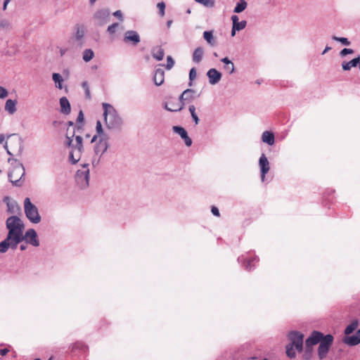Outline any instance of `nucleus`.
I'll list each match as a JSON object with an SVG mask.
<instances>
[{
  "instance_id": "19",
  "label": "nucleus",
  "mask_w": 360,
  "mask_h": 360,
  "mask_svg": "<svg viewBox=\"0 0 360 360\" xmlns=\"http://www.w3.org/2000/svg\"><path fill=\"white\" fill-rule=\"evenodd\" d=\"M19 243H15L13 239L7 240V237L0 243V253H5L9 248L16 249Z\"/></svg>"
},
{
  "instance_id": "59",
  "label": "nucleus",
  "mask_w": 360,
  "mask_h": 360,
  "mask_svg": "<svg viewBox=\"0 0 360 360\" xmlns=\"http://www.w3.org/2000/svg\"><path fill=\"white\" fill-rule=\"evenodd\" d=\"M14 141H15V142L16 143H18V144L21 145L22 141H21V139L20 138H15ZM21 148H22V147H21V146H20V150H21Z\"/></svg>"
},
{
  "instance_id": "1",
  "label": "nucleus",
  "mask_w": 360,
  "mask_h": 360,
  "mask_svg": "<svg viewBox=\"0 0 360 360\" xmlns=\"http://www.w3.org/2000/svg\"><path fill=\"white\" fill-rule=\"evenodd\" d=\"M103 117L105 127L109 130H120L123 125V120L116 109L110 104L103 103Z\"/></svg>"
},
{
  "instance_id": "43",
  "label": "nucleus",
  "mask_w": 360,
  "mask_h": 360,
  "mask_svg": "<svg viewBox=\"0 0 360 360\" xmlns=\"http://www.w3.org/2000/svg\"><path fill=\"white\" fill-rule=\"evenodd\" d=\"M157 8H158L160 15L163 17L165 14V4L163 1L159 2L157 4Z\"/></svg>"
},
{
  "instance_id": "12",
  "label": "nucleus",
  "mask_w": 360,
  "mask_h": 360,
  "mask_svg": "<svg viewBox=\"0 0 360 360\" xmlns=\"http://www.w3.org/2000/svg\"><path fill=\"white\" fill-rule=\"evenodd\" d=\"M259 169H260V176L262 181H264L266 174L269 172L270 169V164L269 162L264 154H262L258 162Z\"/></svg>"
},
{
  "instance_id": "6",
  "label": "nucleus",
  "mask_w": 360,
  "mask_h": 360,
  "mask_svg": "<svg viewBox=\"0 0 360 360\" xmlns=\"http://www.w3.org/2000/svg\"><path fill=\"white\" fill-rule=\"evenodd\" d=\"M77 184L82 189L87 188L89 185V164H84L82 168L78 169L75 174Z\"/></svg>"
},
{
  "instance_id": "53",
  "label": "nucleus",
  "mask_w": 360,
  "mask_h": 360,
  "mask_svg": "<svg viewBox=\"0 0 360 360\" xmlns=\"http://www.w3.org/2000/svg\"><path fill=\"white\" fill-rule=\"evenodd\" d=\"M231 20H232L233 25H234V23H237L238 22H239L238 17L236 15L231 16Z\"/></svg>"
},
{
  "instance_id": "20",
  "label": "nucleus",
  "mask_w": 360,
  "mask_h": 360,
  "mask_svg": "<svg viewBox=\"0 0 360 360\" xmlns=\"http://www.w3.org/2000/svg\"><path fill=\"white\" fill-rule=\"evenodd\" d=\"M342 341L349 346H356L360 343V329L354 335H346Z\"/></svg>"
},
{
  "instance_id": "23",
  "label": "nucleus",
  "mask_w": 360,
  "mask_h": 360,
  "mask_svg": "<svg viewBox=\"0 0 360 360\" xmlns=\"http://www.w3.org/2000/svg\"><path fill=\"white\" fill-rule=\"evenodd\" d=\"M60 112L64 115H69L71 112V105L68 99L63 96L60 98Z\"/></svg>"
},
{
  "instance_id": "44",
  "label": "nucleus",
  "mask_w": 360,
  "mask_h": 360,
  "mask_svg": "<svg viewBox=\"0 0 360 360\" xmlns=\"http://www.w3.org/2000/svg\"><path fill=\"white\" fill-rule=\"evenodd\" d=\"M312 354V347L309 346H306L305 352L304 354V359L305 360H309L311 357Z\"/></svg>"
},
{
  "instance_id": "28",
  "label": "nucleus",
  "mask_w": 360,
  "mask_h": 360,
  "mask_svg": "<svg viewBox=\"0 0 360 360\" xmlns=\"http://www.w3.org/2000/svg\"><path fill=\"white\" fill-rule=\"evenodd\" d=\"M360 63V56L358 57L352 59V60L349 62L344 61L342 64V69L344 70L348 71L352 68L356 67V65Z\"/></svg>"
},
{
  "instance_id": "38",
  "label": "nucleus",
  "mask_w": 360,
  "mask_h": 360,
  "mask_svg": "<svg viewBox=\"0 0 360 360\" xmlns=\"http://www.w3.org/2000/svg\"><path fill=\"white\" fill-rule=\"evenodd\" d=\"M295 348L294 346L291 345H288L286 346V354L288 357L292 359V358H295V356H296V352H295Z\"/></svg>"
},
{
  "instance_id": "26",
  "label": "nucleus",
  "mask_w": 360,
  "mask_h": 360,
  "mask_svg": "<svg viewBox=\"0 0 360 360\" xmlns=\"http://www.w3.org/2000/svg\"><path fill=\"white\" fill-rule=\"evenodd\" d=\"M17 103L18 101L16 100L8 99L5 103V110L10 115L14 114L17 110Z\"/></svg>"
},
{
  "instance_id": "64",
  "label": "nucleus",
  "mask_w": 360,
  "mask_h": 360,
  "mask_svg": "<svg viewBox=\"0 0 360 360\" xmlns=\"http://www.w3.org/2000/svg\"><path fill=\"white\" fill-rule=\"evenodd\" d=\"M4 141H5V136H4V135H3V134L0 135V145H1V143H3V142H4Z\"/></svg>"
},
{
  "instance_id": "7",
  "label": "nucleus",
  "mask_w": 360,
  "mask_h": 360,
  "mask_svg": "<svg viewBox=\"0 0 360 360\" xmlns=\"http://www.w3.org/2000/svg\"><path fill=\"white\" fill-rule=\"evenodd\" d=\"M333 339V336L328 334L325 335L324 339L320 342L318 348V356L321 360L323 359L328 354Z\"/></svg>"
},
{
  "instance_id": "13",
  "label": "nucleus",
  "mask_w": 360,
  "mask_h": 360,
  "mask_svg": "<svg viewBox=\"0 0 360 360\" xmlns=\"http://www.w3.org/2000/svg\"><path fill=\"white\" fill-rule=\"evenodd\" d=\"M259 257L254 256L252 257H245L243 255L238 257V261L240 263H243L244 268L246 270L250 271L255 266V264L259 262Z\"/></svg>"
},
{
  "instance_id": "58",
  "label": "nucleus",
  "mask_w": 360,
  "mask_h": 360,
  "mask_svg": "<svg viewBox=\"0 0 360 360\" xmlns=\"http://www.w3.org/2000/svg\"><path fill=\"white\" fill-rule=\"evenodd\" d=\"M85 96H86V98H88V99L91 98V93H90V89H86V91H85Z\"/></svg>"
},
{
  "instance_id": "52",
  "label": "nucleus",
  "mask_w": 360,
  "mask_h": 360,
  "mask_svg": "<svg viewBox=\"0 0 360 360\" xmlns=\"http://www.w3.org/2000/svg\"><path fill=\"white\" fill-rule=\"evenodd\" d=\"M83 120H84V115H83L82 111L80 110L79 112L77 119V122L79 123V122H82Z\"/></svg>"
},
{
  "instance_id": "49",
  "label": "nucleus",
  "mask_w": 360,
  "mask_h": 360,
  "mask_svg": "<svg viewBox=\"0 0 360 360\" xmlns=\"http://www.w3.org/2000/svg\"><path fill=\"white\" fill-rule=\"evenodd\" d=\"M8 91L2 86H0V98H4L8 96Z\"/></svg>"
},
{
  "instance_id": "46",
  "label": "nucleus",
  "mask_w": 360,
  "mask_h": 360,
  "mask_svg": "<svg viewBox=\"0 0 360 360\" xmlns=\"http://www.w3.org/2000/svg\"><path fill=\"white\" fill-rule=\"evenodd\" d=\"M174 65V61L171 56H168L167 57V65H166V69L167 70H171Z\"/></svg>"
},
{
  "instance_id": "61",
  "label": "nucleus",
  "mask_w": 360,
  "mask_h": 360,
  "mask_svg": "<svg viewBox=\"0 0 360 360\" xmlns=\"http://www.w3.org/2000/svg\"><path fill=\"white\" fill-rule=\"evenodd\" d=\"M11 0H4V7H3V9L4 10H6V7H7V5L8 4V3L10 2Z\"/></svg>"
},
{
  "instance_id": "4",
  "label": "nucleus",
  "mask_w": 360,
  "mask_h": 360,
  "mask_svg": "<svg viewBox=\"0 0 360 360\" xmlns=\"http://www.w3.org/2000/svg\"><path fill=\"white\" fill-rule=\"evenodd\" d=\"M11 164V169L8 172V179L14 186H20V181L25 175V168L22 164L16 159L8 158Z\"/></svg>"
},
{
  "instance_id": "37",
  "label": "nucleus",
  "mask_w": 360,
  "mask_h": 360,
  "mask_svg": "<svg viewBox=\"0 0 360 360\" xmlns=\"http://www.w3.org/2000/svg\"><path fill=\"white\" fill-rule=\"evenodd\" d=\"M193 94V89H186L180 95L179 99H177L178 102L184 103V101H187V98H188V94Z\"/></svg>"
},
{
  "instance_id": "18",
  "label": "nucleus",
  "mask_w": 360,
  "mask_h": 360,
  "mask_svg": "<svg viewBox=\"0 0 360 360\" xmlns=\"http://www.w3.org/2000/svg\"><path fill=\"white\" fill-rule=\"evenodd\" d=\"M207 76L209 79V82L212 85L217 84L221 78V73L215 68L210 69L207 72Z\"/></svg>"
},
{
  "instance_id": "47",
  "label": "nucleus",
  "mask_w": 360,
  "mask_h": 360,
  "mask_svg": "<svg viewBox=\"0 0 360 360\" xmlns=\"http://www.w3.org/2000/svg\"><path fill=\"white\" fill-rule=\"evenodd\" d=\"M353 53H354V51L352 49L345 48L340 52V56L344 57L347 54H351Z\"/></svg>"
},
{
  "instance_id": "27",
  "label": "nucleus",
  "mask_w": 360,
  "mask_h": 360,
  "mask_svg": "<svg viewBox=\"0 0 360 360\" xmlns=\"http://www.w3.org/2000/svg\"><path fill=\"white\" fill-rule=\"evenodd\" d=\"M203 55H204L203 48H202L200 46L196 48L193 51V56H192L193 61L195 63H199L202 60Z\"/></svg>"
},
{
  "instance_id": "2",
  "label": "nucleus",
  "mask_w": 360,
  "mask_h": 360,
  "mask_svg": "<svg viewBox=\"0 0 360 360\" xmlns=\"http://www.w3.org/2000/svg\"><path fill=\"white\" fill-rule=\"evenodd\" d=\"M65 145L70 149L69 153L70 162L72 164L78 162L84 150L82 137L81 136L75 137L74 133L72 135L67 134Z\"/></svg>"
},
{
  "instance_id": "55",
  "label": "nucleus",
  "mask_w": 360,
  "mask_h": 360,
  "mask_svg": "<svg viewBox=\"0 0 360 360\" xmlns=\"http://www.w3.org/2000/svg\"><path fill=\"white\" fill-rule=\"evenodd\" d=\"M195 91L193 89V94H188V98H187V101H192L195 98Z\"/></svg>"
},
{
  "instance_id": "15",
  "label": "nucleus",
  "mask_w": 360,
  "mask_h": 360,
  "mask_svg": "<svg viewBox=\"0 0 360 360\" xmlns=\"http://www.w3.org/2000/svg\"><path fill=\"white\" fill-rule=\"evenodd\" d=\"M185 103L183 102H178L177 99H171L168 102L164 103V108L167 111L178 112L183 109Z\"/></svg>"
},
{
  "instance_id": "25",
  "label": "nucleus",
  "mask_w": 360,
  "mask_h": 360,
  "mask_svg": "<svg viewBox=\"0 0 360 360\" xmlns=\"http://www.w3.org/2000/svg\"><path fill=\"white\" fill-rule=\"evenodd\" d=\"M152 56L158 61H160L164 58L165 51L161 46L153 47L151 51Z\"/></svg>"
},
{
  "instance_id": "17",
  "label": "nucleus",
  "mask_w": 360,
  "mask_h": 360,
  "mask_svg": "<svg viewBox=\"0 0 360 360\" xmlns=\"http://www.w3.org/2000/svg\"><path fill=\"white\" fill-rule=\"evenodd\" d=\"M172 130L181 136L186 146L189 147L192 145V139L188 136V133L184 128L179 126H174Z\"/></svg>"
},
{
  "instance_id": "29",
  "label": "nucleus",
  "mask_w": 360,
  "mask_h": 360,
  "mask_svg": "<svg viewBox=\"0 0 360 360\" xmlns=\"http://www.w3.org/2000/svg\"><path fill=\"white\" fill-rule=\"evenodd\" d=\"M221 61L224 63V69L229 72L232 74L235 71V67L233 63L229 60L227 57L223 58Z\"/></svg>"
},
{
  "instance_id": "54",
  "label": "nucleus",
  "mask_w": 360,
  "mask_h": 360,
  "mask_svg": "<svg viewBox=\"0 0 360 360\" xmlns=\"http://www.w3.org/2000/svg\"><path fill=\"white\" fill-rule=\"evenodd\" d=\"M82 86L84 89V91H86V89H89L88 82L86 81L82 82Z\"/></svg>"
},
{
  "instance_id": "45",
  "label": "nucleus",
  "mask_w": 360,
  "mask_h": 360,
  "mask_svg": "<svg viewBox=\"0 0 360 360\" xmlns=\"http://www.w3.org/2000/svg\"><path fill=\"white\" fill-rule=\"evenodd\" d=\"M119 24L117 22L112 23L110 26H108L107 31L110 34H113L115 33L117 28L118 27Z\"/></svg>"
},
{
  "instance_id": "48",
  "label": "nucleus",
  "mask_w": 360,
  "mask_h": 360,
  "mask_svg": "<svg viewBox=\"0 0 360 360\" xmlns=\"http://www.w3.org/2000/svg\"><path fill=\"white\" fill-rule=\"evenodd\" d=\"M196 76H197V72H196L195 68H191L189 72L190 81H193V79H195L196 78Z\"/></svg>"
},
{
  "instance_id": "36",
  "label": "nucleus",
  "mask_w": 360,
  "mask_h": 360,
  "mask_svg": "<svg viewBox=\"0 0 360 360\" xmlns=\"http://www.w3.org/2000/svg\"><path fill=\"white\" fill-rule=\"evenodd\" d=\"M7 209L8 212L11 213H15L20 210V207L15 201H12L11 203H8Z\"/></svg>"
},
{
  "instance_id": "24",
  "label": "nucleus",
  "mask_w": 360,
  "mask_h": 360,
  "mask_svg": "<svg viewBox=\"0 0 360 360\" xmlns=\"http://www.w3.org/2000/svg\"><path fill=\"white\" fill-rule=\"evenodd\" d=\"M262 141L269 146H273L275 143V136L273 132L270 131H264L262 134Z\"/></svg>"
},
{
  "instance_id": "63",
  "label": "nucleus",
  "mask_w": 360,
  "mask_h": 360,
  "mask_svg": "<svg viewBox=\"0 0 360 360\" xmlns=\"http://www.w3.org/2000/svg\"><path fill=\"white\" fill-rule=\"evenodd\" d=\"M238 30H234V27L232 26V29H231V37H234L236 35V33Z\"/></svg>"
},
{
  "instance_id": "16",
  "label": "nucleus",
  "mask_w": 360,
  "mask_h": 360,
  "mask_svg": "<svg viewBox=\"0 0 360 360\" xmlns=\"http://www.w3.org/2000/svg\"><path fill=\"white\" fill-rule=\"evenodd\" d=\"M325 335L321 332L314 331L309 335V337L306 340L305 344L306 346H309L312 347V346L320 343L323 339Z\"/></svg>"
},
{
  "instance_id": "56",
  "label": "nucleus",
  "mask_w": 360,
  "mask_h": 360,
  "mask_svg": "<svg viewBox=\"0 0 360 360\" xmlns=\"http://www.w3.org/2000/svg\"><path fill=\"white\" fill-rule=\"evenodd\" d=\"M4 202L8 205V203H11L12 201L11 200L10 197L6 196L4 198Z\"/></svg>"
},
{
  "instance_id": "32",
  "label": "nucleus",
  "mask_w": 360,
  "mask_h": 360,
  "mask_svg": "<svg viewBox=\"0 0 360 360\" xmlns=\"http://www.w3.org/2000/svg\"><path fill=\"white\" fill-rule=\"evenodd\" d=\"M359 323L357 320L353 321L349 325H348L345 330V334L346 335H349L351 333H352L358 327Z\"/></svg>"
},
{
  "instance_id": "33",
  "label": "nucleus",
  "mask_w": 360,
  "mask_h": 360,
  "mask_svg": "<svg viewBox=\"0 0 360 360\" xmlns=\"http://www.w3.org/2000/svg\"><path fill=\"white\" fill-rule=\"evenodd\" d=\"M248 4L245 0H240L235 6L233 12L239 13L243 12L247 8Z\"/></svg>"
},
{
  "instance_id": "3",
  "label": "nucleus",
  "mask_w": 360,
  "mask_h": 360,
  "mask_svg": "<svg viewBox=\"0 0 360 360\" xmlns=\"http://www.w3.org/2000/svg\"><path fill=\"white\" fill-rule=\"evenodd\" d=\"M6 225L8 231L7 240L13 239L15 243H20V238L25 228L23 221L17 216H11L6 219Z\"/></svg>"
},
{
  "instance_id": "14",
  "label": "nucleus",
  "mask_w": 360,
  "mask_h": 360,
  "mask_svg": "<svg viewBox=\"0 0 360 360\" xmlns=\"http://www.w3.org/2000/svg\"><path fill=\"white\" fill-rule=\"evenodd\" d=\"M123 41L125 43H131L133 46H136L141 41V38L136 31L128 30L124 33Z\"/></svg>"
},
{
  "instance_id": "39",
  "label": "nucleus",
  "mask_w": 360,
  "mask_h": 360,
  "mask_svg": "<svg viewBox=\"0 0 360 360\" xmlns=\"http://www.w3.org/2000/svg\"><path fill=\"white\" fill-rule=\"evenodd\" d=\"M196 2L203 5L205 7L212 8L214 6V0H195Z\"/></svg>"
},
{
  "instance_id": "60",
  "label": "nucleus",
  "mask_w": 360,
  "mask_h": 360,
  "mask_svg": "<svg viewBox=\"0 0 360 360\" xmlns=\"http://www.w3.org/2000/svg\"><path fill=\"white\" fill-rule=\"evenodd\" d=\"M4 147L6 150L7 153L8 155H12L11 153L10 152V150L8 148V143H7V142H5V144H4Z\"/></svg>"
},
{
  "instance_id": "5",
  "label": "nucleus",
  "mask_w": 360,
  "mask_h": 360,
  "mask_svg": "<svg viewBox=\"0 0 360 360\" xmlns=\"http://www.w3.org/2000/svg\"><path fill=\"white\" fill-rule=\"evenodd\" d=\"M24 212L27 219L32 224H39L41 216L37 207L31 202L30 198H25L23 202Z\"/></svg>"
},
{
  "instance_id": "62",
  "label": "nucleus",
  "mask_w": 360,
  "mask_h": 360,
  "mask_svg": "<svg viewBox=\"0 0 360 360\" xmlns=\"http://www.w3.org/2000/svg\"><path fill=\"white\" fill-rule=\"evenodd\" d=\"M330 49H331V47H330V46H327L325 48V49L323 50V53H322V55H323V54L326 53H327L328 51H330Z\"/></svg>"
},
{
  "instance_id": "31",
  "label": "nucleus",
  "mask_w": 360,
  "mask_h": 360,
  "mask_svg": "<svg viewBox=\"0 0 360 360\" xmlns=\"http://www.w3.org/2000/svg\"><path fill=\"white\" fill-rule=\"evenodd\" d=\"M203 38L210 46H213L215 45L216 41L212 31H205L203 32Z\"/></svg>"
},
{
  "instance_id": "10",
  "label": "nucleus",
  "mask_w": 360,
  "mask_h": 360,
  "mask_svg": "<svg viewBox=\"0 0 360 360\" xmlns=\"http://www.w3.org/2000/svg\"><path fill=\"white\" fill-rule=\"evenodd\" d=\"M20 238L21 242L25 240L27 244H30L34 247L39 246L37 233L34 229H27L25 234L22 233Z\"/></svg>"
},
{
  "instance_id": "40",
  "label": "nucleus",
  "mask_w": 360,
  "mask_h": 360,
  "mask_svg": "<svg viewBox=\"0 0 360 360\" xmlns=\"http://www.w3.org/2000/svg\"><path fill=\"white\" fill-rule=\"evenodd\" d=\"M247 25V22L245 20H241L240 22H238L237 23H234L233 25V27H234V30H237L238 32L243 30Z\"/></svg>"
},
{
  "instance_id": "35",
  "label": "nucleus",
  "mask_w": 360,
  "mask_h": 360,
  "mask_svg": "<svg viewBox=\"0 0 360 360\" xmlns=\"http://www.w3.org/2000/svg\"><path fill=\"white\" fill-rule=\"evenodd\" d=\"M188 110L191 113V117H192L193 122H195V125L198 124L200 120H199L198 116L195 112V107L193 105H191L188 107Z\"/></svg>"
},
{
  "instance_id": "9",
  "label": "nucleus",
  "mask_w": 360,
  "mask_h": 360,
  "mask_svg": "<svg viewBox=\"0 0 360 360\" xmlns=\"http://www.w3.org/2000/svg\"><path fill=\"white\" fill-rule=\"evenodd\" d=\"M95 25L103 26L110 20V11L108 8H102L96 11L92 18Z\"/></svg>"
},
{
  "instance_id": "41",
  "label": "nucleus",
  "mask_w": 360,
  "mask_h": 360,
  "mask_svg": "<svg viewBox=\"0 0 360 360\" xmlns=\"http://www.w3.org/2000/svg\"><path fill=\"white\" fill-rule=\"evenodd\" d=\"M84 29L83 27H78L75 34V39L77 41H80L84 36Z\"/></svg>"
},
{
  "instance_id": "50",
  "label": "nucleus",
  "mask_w": 360,
  "mask_h": 360,
  "mask_svg": "<svg viewBox=\"0 0 360 360\" xmlns=\"http://www.w3.org/2000/svg\"><path fill=\"white\" fill-rule=\"evenodd\" d=\"M113 15L116 18H117L121 21L123 20V16L121 11L118 10L113 13Z\"/></svg>"
},
{
  "instance_id": "11",
  "label": "nucleus",
  "mask_w": 360,
  "mask_h": 360,
  "mask_svg": "<svg viewBox=\"0 0 360 360\" xmlns=\"http://www.w3.org/2000/svg\"><path fill=\"white\" fill-rule=\"evenodd\" d=\"M288 338L291 342L290 345L294 346L297 352H301L303 348V334L292 331L288 334Z\"/></svg>"
},
{
  "instance_id": "8",
  "label": "nucleus",
  "mask_w": 360,
  "mask_h": 360,
  "mask_svg": "<svg viewBox=\"0 0 360 360\" xmlns=\"http://www.w3.org/2000/svg\"><path fill=\"white\" fill-rule=\"evenodd\" d=\"M110 136L98 138L95 142L94 147V153L96 155L99 156V158L107 152L110 147Z\"/></svg>"
},
{
  "instance_id": "30",
  "label": "nucleus",
  "mask_w": 360,
  "mask_h": 360,
  "mask_svg": "<svg viewBox=\"0 0 360 360\" xmlns=\"http://www.w3.org/2000/svg\"><path fill=\"white\" fill-rule=\"evenodd\" d=\"M52 79L55 83V86L58 89H63V82L64 81L63 77L59 73H53Z\"/></svg>"
},
{
  "instance_id": "51",
  "label": "nucleus",
  "mask_w": 360,
  "mask_h": 360,
  "mask_svg": "<svg viewBox=\"0 0 360 360\" xmlns=\"http://www.w3.org/2000/svg\"><path fill=\"white\" fill-rule=\"evenodd\" d=\"M211 212L213 215H214L216 217H219V211L217 207H216L214 206L212 207Z\"/></svg>"
},
{
  "instance_id": "22",
  "label": "nucleus",
  "mask_w": 360,
  "mask_h": 360,
  "mask_svg": "<svg viewBox=\"0 0 360 360\" xmlns=\"http://www.w3.org/2000/svg\"><path fill=\"white\" fill-rule=\"evenodd\" d=\"M154 84L159 86L164 83L165 81V72L161 68H156L154 71L153 77Z\"/></svg>"
},
{
  "instance_id": "42",
  "label": "nucleus",
  "mask_w": 360,
  "mask_h": 360,
  "mask_svg": "<svg viewBox=\"0 0 360 360\" xmlns=\"http://www.w3.org/2000/svg\"><path fill=\"white\" fill-rule=\"evenodd\" d=\"M332 39L334 41H340V43H342L345 46H349L350 45V41L347 38H345V37H338L333 36L332 37Z\"/></svg>"
},
{
  "instance_id": "21",
  "label": "nucleus",
  "mask_w": 360,
  "mask_h": 360,
  "mask_svg": "<svg viewBox=\"0 0 360 360\" xmlns=\"http://www.w3.org/2000/svg\"><path fill=\"white\" fill-rule=\"evenodd\" d=\"M107 136H109V135L104 131L101 122L98 120L96 125V134L92 137L91 142L94 143V141H96L98 138Z\"/></svg>"
},
{
  "instance_id": "34",
  "label": "nucleus",
  "mask_w": 360,
  "mask_h": 360,
  "mask_svg": "<svg viewBox=\"0 0 360 360\" xmlns=\"http://www.w3.org/2000/svg\"><path fill=\"white\" fill-rule=\"evenodd\" d=\"M94 57V53L91 49H87L84 51L82 58L85 62L90 61Z\"/></svg>"
},
{
  "instance_id": "57",
  "label": "nucleus",
  "mask_w": 360,
  "mask_h": 360,
  "mask_svg": "<svg viewBox=\"0 0 360 360\" xmlns=\"http://www.w3.org/2000/svg\"><path fill=\"white\" fill-rule=\"evenodd\" d=\"M8 352V349L5 348L0 350V354L1 356L6 355Z\"/></svg>"
}]
</instances>
